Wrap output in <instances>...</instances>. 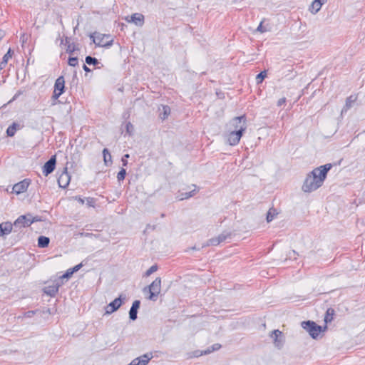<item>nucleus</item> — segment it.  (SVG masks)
Returning a JSON list of instances; mask_svg holds the SVG:
<instances>
[{
    "label": "nucleus",
    "mask_w": 365,
    "mask_h": 365,
    "mask_svg": "<svg viewBox=\"0 0 365 365\" xmlns=\"http://www.w3.org/2000/svg\"><path fill=\"white\" fill-rule=\"evenodd\" d=\"M331 168L332 165L327 163L316 168L312 171L309 172L307 175L302 186V191L310 193L322 187L327 178V173Z\"/></svg>",
    "instance_id": "1"
},
{
    "label": "nucleus",
    "mask_w": 365,
    "mask_h": 365,
    "mask_svg": "<svg viewBox=\"0 0 365 365\" xmlns=\"http://www.w3.org/2000/svg\"><path fill=\"white\" fill-rule=\"evenodd\" d=\"M89 36L96 46L109 48L113 44V40L108 34H101L95 32L91 34Z\"/></svg>",
    "instance_id": "2"
},
{
    "label": "nucleus",
    "mask_w": 365,
    "mask_h": 365,
    "mask_svg": "<svg viewBox=\"0 0 365 365\" xmlns=\"http://www.w3.org/2000/svg\"><path fill=\"white\" fill-rule=\"evenodd\" d=\"M246 121L247 119L245 115L235 117L230 122V125L232 128V130L243 134L247 129Z\"/></svg>",
    "instance_id": "3"
},
{
    "label": "nucleus",
    "mask_w": 365,
    "mask_h": 365,
    "mask_svg": "<svg viewBox=\"0 0 365 365\" xmlns=\"http://www.w3.org/2000/svg\"><path fill=\"white\" fill-rule=\"evenodd\" d=\"M302 327L313 339H317L319 334L323 331L322 327L317 325L313 321L302 322Z\"/></svg>",
    "instance_id": "4"
},
{
    "label": "nucleus",
    "mask_w": 365,
    "mask_h": 365,
    "mask_svg": "<svg viewBox=\"0 0 365 365\" xmlns=\"http://www.w3.org/2000/svg\"><path fill=\"white\" fill-rule=\"evenodd\" d=\"M147 289H149L150 292L149 299L155 301L161 290V279L160 277H157L148 287L144 288V292H145Z\"/></svg>",
    "instance_id": "5"
},
{
    "label": "nucleus",
    "mask_w": 365,
    "mask_h": 365,
    "mask_svg": "<svg viewBox=\"0 0 365 365\" xmlns=\"http://www.w3.org/2000/svg\"><path fill=\"white\" fill-rule=\"evenodd\" d=\"M65 90V80L63 76H59L55 82L54 91L52 96V98L56 101L61 95L64 92Z\"/></svg>",
    "instance_id": "6"
},
{
    "label": "nucleus",
    "mask_w": 365,
    "mask_h": 365,
    "mask_svg": "<svg viewBox=\"0 0 365 365\" xmlns=\"http://www.w3.org/2000/svg\"><path fill=\"white\" fill-rule=\"evenodd\" d=\"M31 213H28L24 215H20L14 222V225L16 227L21 228L29 227L31 225L30 220Z\"/></svg>",
    "instance_id": "7"
},
{
    "label": "nucleus",
    "mask_w": 365,
    "mask_h": 365,
    "mask_svg": "<svg viewBox=\"0 0 365 365\" xmlns=\"http://www.w3.org/2000/svg\"><path fill=\"white\" fill-rule=\"evenodd\" d=\"M56 163V155H52L50 159L46 162L42 168V172L45 176L51 174L55 169Z\"/></svg>",
    "instance_id": "8"
},
{
    "label": "nucleus",
    "mask_w": 365,
    "mask_h": 365,
    "mask_svg": "<svg viewBox=\"0 0 365 365\" xmlns=\"http://www.w3.org/2000/svg\"><path fill=\"white\" fill-rule=\"evenodd\" d=\"M63 284V282H58L57 279L51 285H48L43 289L44 292L50 296L54 297L58 292L59 287Z\"/></svg>",
    "instance_id": "9"
},
{
    "label": "nucleus",
    "mask_w": 365,
    "mask_h": 365,
    "mask_svg": "<svg viewBox=\"0 0 365 365\" xmlns=\"http://www.w3.org/2000/svg\"><path fill=\"white\" fill-rule=\"evenodd\" d=\"M121 297H122V295H120L119 297L115 298L113 301H112L111 302H110L108 304L106 309V314H112L113 312H115L116 310H118L120 308V307L122 304Z\"/></svg>",
    "instance_id": "10"
},
{
    "label": "nucleus",
    "mask_w": 365,
    "mask_h": 365,
    "mask_svg": "<svg viewBox=\"0 0 365 365\" xmlns=\"http://www.w3.org/2000/svg\"><path fill=\"white\" fill-rule=\"evenodd\" d=\"M71 180V175L67 171V168H64L62 173L58 178V183L59 187L66 188L69 185Z\"/></svg>",
    "instance_id": "11"
},
{
    "label": "nucleus",
    "mask_w": 365,
    "mask_h": 365,
    "mask_svg": "<svg viewBox=\"0 0 365 365\" xmlns=\"http://www.w3.org/2000/svg\"><path fill=\"white\" fill-rule=\"evenodd\" d=\"M29 183H30L29 181L28 180L25 179V180L15 184L13 186L12 192L17 195L23 193L25 191H26V190L28 189Z\"/></svg>",
    "instance_id": "12"
},
{
    "label": "nucleus",
    "mask_w": 365,
    "mask_h": 365,
    "mask_svg": "<svg viewBox=\"0 0 365 365\" xmlns=\"http://www.w3.org/2000/svg\"><path fill=\"white\" fill-rule=\"evenodd\" d=\"M243 134L233 130H230L227 135V141L230 145L234 146L239 143Z\"/></svg>",
    "instance_id": "13"
},
{
    "label": "nucleus",
    "mask_w": 365,
    "mask_h": 365,
    "mask_svg": "<svg viewBox=\"0 0 365 365\" xmlns=\"http://www.w3.org/2000/svg\"><path fill=\"white\" fill-rule=\"evenodd\" d=\"M152 358L153 354L151 353L145 354L140 357L133 359L128 365H147Z\"/></svg>",
    "instance_id": "14"
},
{
    "label": "nucleus",
    "mask_w": 365,
    "mask_h": 365,
    "mask_svg": "<svg viewBox=\"0 0 365 365\" xmlns=\"http://www.w3.org/2000/svg\"><path fill=\"white\" fill-rule=\"evenodd\" d=\"M271 336L274 339V343L275 346L278 349H281L284 344V339L282 332L278 329L274 330L272 333Z\"/></svg>",
    "instance_id": "15"
},
{
    "label": "nucleus",
    "mask_w": 365,
    "mask_h": 365,
    "mask_svg": "<svg viewBox=\"0 0 365 365\" xmlns=\"http://www.w3.org/2000/svg\"><path fill=\"white\" fill-rule=\"evenodd\" d=\"M326 1L327 0H314L310 6L309 11L314 14H317Z\"/></svg>",
    "instance_id": "16"
},
{
    "label": "nucleus",
    "mask_w": 365,
    "mask_h": 365,
    "mask_svg": "<svg viewBox=\"0 0 365 365\" xmlns=\"http://www.w3.org/2000/svg\"><path fill=\"white\" fill-rule=\"evenodd\" d=\"M126 20L134 23L137 26H142L144 22V16L141 14L135 13L130 16V20H128V18Z\"/></svg>",
    "instance_id": "17"
},
{
    "label": "nucleus",
    "mask_w": 365,
    "mask_h": 365,
    "mask_svg": "<svg viewBox=\"0 0 365 365\" xmlns=\"http://www.w3.org/2000/svg\"><path fill=\"white\" fill-rule=\"evenodd\" d=\"M356 101V96H350L348 97L346 100V103L344 108L341 110V115L344 113H346L347 110L352 106V103H354Z\"/></svg>",
    "instance_id": "18"
},
{
    "label": "nucleus",
    "mask_w": 365,
    "mask_h": 365,
    "mask_svg": "<svg viewBox=\"0 0 365 365\" xmlns=\"http://www.w3.org/2000/svg\"><path fill=\"white\" fill-rule=\"evenodd\" d=\"M0 225H1V226H2V230H3L4 235H7L10 234L12 231L13 226H14L10 222H2Z\"/></svg>",
    "instance_id": "19"
},
{
    "label": "nucleus",
    "mask_w": 365,
    "mask_h": 365,
    "mask_svg": "<svg viewBox=\"0 0 365 365\" xmlns=\"http://www.w3.org/2000/svg\"><path fill=\"white\" fill-rule=\"evenodd\" d=\"M50 239L46 236H40L38 238V246L41 248L47 247L49 245Z\"/></svg>",
    "instance_id": "20"
},
{
    "label": "nucleus",
    "mask_w": 365,
    "mask_h": 365,
    "mask_svg": "<svg viewBox=\"0 0 365 365\" xmlns=\"http://www.w3.org/2000/svg\"><path fill=\"white\" fill-rule=\"evenodd\" d=\"M103 161L106 166L112 163V157L107 148L103 150Z\"/></svg>",
    "instance_id": "21"
},
{
    "label": "nucleus",
    "mask_w": 365,
    "mask_h": 365,
    "mask_svg": "<svg viewBox=\"0 0 365 365\" xmlns=\"http://www.w3.org/2000/svg\"><path fill=\"white\" fill-rule=\"evenodd\" d=\"M19 126V124H17L16 123H13L12 125L9 126L6 130L7 135L9 137H13L15 135Z\"/></svg>",
    "instance_id": "22"
},
{
    "label": "nucleus",
    "mask_w": 365,
    "mask_h": 365,
    "mask_svg": "<svg viewBox=\"0 0 365 365\" xmlns=\"http://www.w3.org/2000/svg\"><path fill=\"white\" fill-rule=\"evenodd\" d=\"M334 314V310L332 308H329L324 316V322L327 324L333 320V316Z\"/></svg>",
    "instance_id": "23"
},
{
    "label": "nucleus",
    "mask_w": 365,
    "mask_h": 365,
    "mask_svg": "<svg viewBox=\"0 0 365 365\" xmlns=\"http://www.w3.org/2000/svg\"><path fill=\"white\" fill-rule=\"evenodd\" d=\"M218 245H220V242H219V240H217V237H212V238L208 240L206 242V243L202 246V248L207 247V246H217Z\"/></svg>",
    "instance_id": "24"
},
{
    "label": "nucleus",
    "mask_w": 365,
    "mask_h": 365,
    "mask_svg": "<svg viewBox=\"0 0 365 365\" xmlns=\"http://www.w3.org/2000/svg\"><path fill=\"white\" fill-rule=\"evenodd\" d=\"M170 113V108L168 106H163V113H160V116L161 119L165 120L168 117Z\"/></svg>",
    "instance_id": "25"
},
{
    "label": "nucleus",
    "mask_w": 365,
    "mask_h": 365,
    "mask_svg": "<svg viewBox=\"0 0 365 365\" xmlns=\"http://www.w3.org/2000/svg\"><path fill=\"white\" fill-rule=\"evenodd\" d=\"M79 47L78 45L75 44L74 43H68V47L66 48V52L69 54H72L74 51H78Z\"/></svg>",
    "instance_id": "26"
},
{
    "label": "nucleus",
    "mask_w": 365,
    "mask_h": 365,
    "mask_svg": "<svg viewBox=\"0 0 365 365\" xmlns=\"http://www.w3.org/2000/svg\"><path fill=\"white\" fill-rule=\"evenodd\" d=\"M85 61L88 65H94V66H96V65L99 63V62H98L97 58H96L94 57H92V56H88L86 57Z\"/></svg>",
    "instance_id": "27"
},
{
    "label": "nucleus",
    "mask_w": 365,
    "mask_h": 365,
    "mask_svg": "<svg viewBox=\"0 0 365 365\" xmlns=\"http://www.w3.org/2000/svg\"><path fill=\"white\" fill-rule=\"evenodd\" d=\"M231 236V234L227 232H223L220 235H219L217 238L219 240L220 244L224 241H225L228 237Z\"/></svg>",
    "instance_id": "28"
},
{
    "label": "nucleus",
    "mask_w": 365,
    "mask_h": 365,
    "mask_svg": "<svg viewBox=\"0 0 365 365\" xmlns=\"http://www.w3.org/2000/svg\"><path fill=\"white\" fill-rule=\"evenodd\" d=\"M197 190L196 189H193L192 191L190 192H183L181 194V197H180V200H184V199H188L191 197H192L193 195H195V194L196 193Z\"/></svg>",
    "instance_id": "29"
},
{
    "label": "nucleus",
    "mask_w": 365,
    "mask_h": 365,
    "mask_svg": "<svg viewBox=\"0 0 365 365\" xmlns=\"http://www.w3.org/2000/svg\"><path fill=\"white\" fill-rule=\"evenodd\" d=\"M73 272L71 269H68L63 275H61L57 280L58 282H62L63 279H69Z\"/></svg>",
    "instance_id": "30"
},
{
    "label": "nucleus",
    "mask_w": 365,
    "mask_h": 365,
    "mask_svg": "<svg viewBox=\"0 0 365 365\" xmlns=\"http://www.w3.org/2000/svg\"><path fill=\"white\" fill-rule=\"evenodd\" d=\"M276 215H277L276 210L274 209H270L267 214V222L272 221Z\"/></svg>",
    "instance_id": "31"
},
{
    "label": "nucleus",
    "mask_w": 365,
    "mask_h": 365,
    "mask_svg": "<svg viewBox=\"0 0 365 365\" xmlns=\"http://www.w3.org/2000/svg\"><path fill=\"white\" fill-rule=\"evenodd\" d=\"M221 347V345L219 344H215L211 347L207 348L205 351H204L205 354H208L213 351L218 350Z\"/></svg>",
    "instance_id": "32"
},
{
    "label": "nucleus",
    "mask_w": 365,
    "mask_h": 365,
    "mask_svg": "<svg viewBox=\"0 0 365 365\" xmlns=\"http://www.w3.org/2000/svg\"><path fill=\"white\" fill-rule=\"evenodd\" d=\"M267 76V71H261L257 76H256V81L257 83H260L262 82V81Z\"/></svg>",
    "instance_id": "33"
},
{
    "label": "nucleus",
    "mask_w": 365,
    "mask_h": 365,
    "mask_svg": "<svg viewBox=\"0 0 365 365\" xmlns=\"http://www.w3.org/2000/svg\"><path fill=\"white\" fill-rule=\"evenodd\" d=\"M137 314H138V309H133L130 307V311H129V317H130V320H132V321L135 320L138 317Z\"/></svg>",
    "instance_id": "34"
},
{
    "label": "nucleus",
    "mask_w": 365,
    "mask_h": 365,
    "mask_svg": "<svg viewBox=\"0 0 365 365\" xmlns=\"http://www.w3.org/2000/svg\"><path fill=\"white\" fill-rule=\"evenodd\" d=\"M157 270H158V265L153 264L145 272L144 276L148 277L150 274H152L153 272H156Z\"/></svg>",
    "instance_id": "35"
},
{
    "label": "nucleus",
    "mask_w": 365,
    "mask_h": 365,
    "mask_svg": "<svg viewBox=\"0 0 365 365\" xmlns=\"http://www.w3.org/2000/svg\"><path fill=\"white\" fill-rule=\"evenodd\" d=\"M126 175V170L124 168H121V170L118 172L117 175V178L118 181L123 180L125 179Z\"/></svg>",
    "instance_id": "36"
},
{
    "label": "nucleus",
    "mask_w": 365,
    "mask_h": 365,
    "mask_svg": "<svg viewBox=\"0 0 365 365\" xmlns=\"http://www.w3.org/2000/svg\"><path fill=\"white\" fill-rule=\"evenodd\" d=\"M12 54H13V51L11 48H9L8 50L7 53L6 54H4V56H3L2 59H4V63H8L9 60L11 58Z\"/></svg>",
    "instance_id": "37"
},
{
    "label": "nucleus",
    "mask_w": 365,
    "mask_h": 365,
    "mask_svg": "<svg viewBox=\"0 0 365 365\" xmlns=\"http://www.w3.org/2000/svg\"><path fill=\"white\" fill-rule=\"evenodd\" d=\"M125 129H126V133L129 135H131L133 134V130H134V128H133V124L130 123V122H128L125 125Z\"/></svg>",
    "instance_id": "38"
},
{
    "label": "nucleus",
    "mask_w": 365,
    "mask_h": 365,
    "mask_svg": "<svg viewBox=\"0 0 365 365\" xmlns=\"http://www.w3.org/2000/svg\"><path fill=\"white\" fill-rule=\"evenodd\" d=\"M78 58L77 57H69L68 63L71 66H76L78 65Z\"/></svg>",
    "instance_id": "39"
},
{
    "label": "nucleus",
    "mask_w": 365,
    "mask_h": 365,
    "mask_svg": "<svg viewBox=\"0 0 365 365\" xmlns=\"http://www.w3.org/2000/svg\"><path fill=\"white\" fill-rule=\"evenodd\" d=\"M85 202L88 207H94L96 204V200L93 197H87L86 198Z\"/></svg>",
    "instance_id": "40"
},
{
    "label": "nucleus",
    "mask_w": 365,
    "mask_h": 365,
    "mask_svg": "<svg viewBox=\"0 0 365 365\" xmlns=\"http://www.w3.org/2000/svg\"><path fill=\"white\" fill-rule=\"evenodd\" d=\"M130 156L128 154H125L121 159L122 164L123 166H126L128 165V160L127 158H128Z\"/></svg>",
    "instance_id": "41"
},
{
    "label": "nucleus",
    "mask_w": 365,
    "mask_h": 365,
    "mask_svg": "<svg viewBox=\"0 0 365 365\" xmlns=\"http://www.w3.org/2000/svg\"><path fill=\"white\" fill-rule=\"evenodd\" d=\"M140 300H135V301L133 302V304H132V306H131V308L138 309H139V307H140Z\"/></svg>",
    "instance_id": "42"
},
{
    "label": "nucleus",
    "mask_w": 365,
    "mask_h": 365,
    "mask_svg": "<svg viewBox=\"0 0 365 365\" xmlns=\"http://www.w3.org/2000/svg\"><path fill=\"white\" fill-rule=\"evenodd\" d=\"M257 31H259L261 33H264V32H266L267 30L262 25V21H261V23L259 24V25L258 26V27L257 28Z\"/></svg>",
    "instance_id": "43"
},
{
    "label": "nucleus",
    "mask_w": 365,
    "mask_h": 365,
    "mask_svg": "<svg viewBox=\"0 0 365 365\" xmlns=\"http://www.w3.org/2000/svg\"><path fill=\"white\" fill-rule=\"evenodd\" d=\"M30 220H31V224H32V223H34L35 222H39L41 220V218L38 216L33 217L32 215L31 214Z\"/></svg>",
    "instance_id": "44"
},
{
    "label": "nucleus",
    "mask_w": 365,
    "mask_h": 365,
    "mask_svg": "<svg viewBox=\"0 0 365 365\" xmlns=\"http://www.w3.org/2000/svg\"><path fill=\"white\" fill-rule=\"evenodd\" d=\"M82 267H83V263H80L71 269H72L73 272L74 273V272L78 271Z\"/></svg>",
    "instance_id": "45"
},
{
    "label": "nucleus",
    "mask_w": 365,
    "mask_h": 365,
    "mask_svg": "<svg viewBox=\"0 0 365 365\" xmlns=\"http://www.w3.org/2000/svg\"><path fill=\"white\" fill-rule=\"evenodd\" d=\"M286 102V98L283 97V98H281L278 100L277 101V106H282V105H284Z\"/></svg>",
    "instance_id": "46"
},
{
    "label": "nucleus",
    "mask_w": 365,
    "mask_h": 365,
    "mask_svg": "<svg viewBox=\"0 0 365 365\" xmlns=\"http://www.w3.org/2000/svg\"><path fill=\"white\" fill-rule=\"evenodd\" d=\"M61 43H64L65 45H66L68 46V43H71L70 41H69V38L68 37H66L65 38V40L62 39L61 40Z\"/></svg>",
    "instance_id": "47"
},
{
    "label": "nucleus",
    "mask_w": 365,
    "mask_h": 365,
    "mask_svg": "<svg viewBox=\"0 0 365 365\" xmlns=\"http://www.w3.org/2000/svg\"><path fill=\"white\" fill-rule=\"evenodd\" d=\"M21 41H22V43H25L26 39H27V37H26V35L25 34H23L21 36Z\"/></svg>",
    "instance_id": "48"
},
{
    "label": "nucleus",
    "mask_w": 365,
    "mask_h": 365,
    "mask_svg": "<svg viewBox=\"0 0 365 365\" xmlns=\"http://www.w3.org/2000/svg\"><path fill=\"white\" fill-rule=\"evenodd\" d=\"M76 199L81 204H84L86 202V199H83L80 197H76Z\"/></svg>",
    "instance_id": "49"
},
{
    "label": "nucleus",
    "mask_w": 365,
    "mask_h": 365,
    "mask_svg": "<svg viewBox=\"0 0 365 365\" xmlns=\"http://www.w3.org/2000/svg\"><path fill=\"white\" fill-rule=\"evenodd\" d=\"M83 69L86 71V72H91V70L86 65V64H83Z\"/></svg>",
    "instance_id": "50"
},
{
    "label": "nucleus",
    "mask_w": 365,
    "mask_h": 365,
    "mask_svg": "<svg viewBox=\"0 0 365 365\" xmlns=\"http://www.w3.org/2000/svg\"><path fill=\"white\" fill-rule=\"evenodd\" d=\"M6 64H7V63H4V59H2V61L0 63V68L1 69L4 68L6 66Z\"/></svg>",
    "instance_id": "51"
},
{
    "label": "nucleus",
    "mask_w": 365,
    "mask_h": 365,
    "mask_svg": "<svg viewBox=\"0 0 365 365\" xmlns=\"http://www.w3.org/2000/svg\"><path fill=\"white\" fill-rule=\"evenodd\" d=\"M4 36V32L3 31H0V41L3 38Z\"/></svg>",
    "instance_id": "52"
},
{
    "label": "nucleus",
    "mask_w": 365,
    "mask_h": 365,
    "mask_svg": "<svg viewBox=\"0 0 365 365\" xmlns=\"http://www.w3.org/2000/svg\"><path fill=\"white\" fill-rule=\"evenodd\" d=\"M190 249H191V250H200L199 248H196V247H195V246L192 247H190Z\"/></svg>",
    "instance_id": "53"
}]
</instances>
